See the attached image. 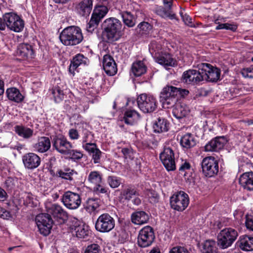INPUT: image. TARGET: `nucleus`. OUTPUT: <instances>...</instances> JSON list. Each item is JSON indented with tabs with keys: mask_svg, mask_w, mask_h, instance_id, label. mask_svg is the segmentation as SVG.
<instances>
[{
	"mask_svg": "<svg viewBox=\"0 0 253 253\" xmlns=\"http://www.w3.org/2000/svg\"><path fill=\"white\" fill-rule=\"evenodd\" d=\"M121 195L123 198L129 201L132 198L133 196H138L139 194L135 188L128 186L123 190Z\"/></svg>",
	"mask_w": 253,
	"mask_h": 253,
	"instance_id": "42",
	"label": "nucleus"
},
{
	"mask_svg": "<svg viewBox=\"0 0 253 253\" xmlns=\"http://www.w3.org/2000/svg\"><path fill=\"white\" fill-rule=\"evenodd\" d=\"M179 13L185 24L190 27H195V25L192 22V18L191 17L186 13L183 14L181 11H180Z\"/></svg>",
	"mask_w": 253,
	"mask_h": 253,
	"instance_id": "54",
	"label": "nucleus"
},
{
	"mask_svg": "<svg viewBox=\"0 0 253 253\" xmlns=\"http://www.w3.org/2000/svg\"><path fill=\"white\" fill-rule=\"evenodd\" d=\"M216 243L215 241L208 240L204 242L202 252L203 253H217Z\"/></svg>",
	"mask_w": 253,
	"mask_h": 253,
	"instance_id": "40",
	"label": "nucleus"
},
{
	"mask_svg": "<svg viewBox=\"0 0 253 253\" xmlns=\"http://www.w3.org/2000/svg\"><path fill=\"white\" fill-rule=\"evenodd\" d=\"M189 112V108L185 104H177L173 109L172 114L176 118L180 119L188 115Z\"/></svg>",
	"mask_w": 253,
	"mask_h": 253,
	"instance_id": "34",
	"label": "nucleus"
},
{
	"mask_svg": "<svg viewBox=\"0 0 253 253\" xmlns=\"http://www.w3.org/2000/svg\"><path fill=\"white\" fill-rule=\"evenodd\" d=\"M191 169V165L189 163L185 162L180 166L179 170L180 172H184L186 170H190Z\"/></svg>",
	"mask_w": 253,
	"mask_h": 253,
	"instance_id": "63",
	"label": "nucleus"
},
{
	"mask_svg": "<svg viewBox=\"0 0 253 253\" xmlns=\"http://www.w3.org/2000/svg\"><path fill=\"white\" fill-rule=\"evenodd\" d=\"M52 93L54 96L55 101L59 102L63 99L64 94L59 86H55L52 88Z\"/></svg>",
	"mask_w": 253,
	"mask_h": 253,
	"instance_id": "48",
	"label": "nucleus"
},
{
	"mask_svg": "<svg viewBox=\"0 0 253 253\" xmlns=\"http://www.w3.org/2000/svg\"><path fill=\"white\" fill-rule=\"evenodd\" d=\"M227 142L224 136H218L211 139L205 146L206 152H217L223 149Z\"/></svg>",
	"mask_w": 253,
	"mask_h": 253,
	"instance_id": "18",
	"label": "nucleus"
},
{
	"mask_svg": "<svg viewBox=\"0 0 253 253\" xmlns=\"http://www.w3.org/2000/svg\"><path fill=\"white\" fill-rule=\"evenodd\" d=\"M17 54L22 58H32L34 51L31 45L22 43L17 48Z\"/></svg>",
	"mask_w": 253,
	"mask_h": 253,
	"instance_id": "31",
	"label": "nucleus"
},
{
	"mask_svg": "<svg viewBox=\"0 0 253 253\" xmlns=\"http://www.w3.org/2000/svg\"><path fill=\"white\" fill-rule=\"evenodd\" d=\"M245 224L248 229L253 231V217L252 216L246 215Z\"/></svg>",
	"mask_w": 253,
	"mask_h": 253,
	"instance_id": "59",
	"label": "nucleus"
},
{
	"mask_svg": "<svg viewBox=\"0 0 253 253\" xmlns=\"http://www.w3.org/2000/svg\"><path fill=\"white\" fill-rule=\"evenodd\" d=\"M15 133L20 137L24 139L31 138L34 133L33 129L23 125H16L14 126Z\"/></svg>",
	"mask_w": 253,
	"mask_h": 253,
	"instance_id": "28",
	"label": "nucleus"
},
{
	"mask_svg": "<svg viewBox=\"0 0 253 253\" xmlns=\"http://www.w3.org/2000/svg\"><path fill=\"white\" fill-rule=\"evenodd\" d=\"M139 114L134 110L126 111L124 116L125 123L129 125H134L139 120Z\"/></svg>",
	"mask_w": 253,
	"mask_h": 253,
	"instance_id": "33",
	"label": "nucleus"
},
{
	"mask_svg": "<svg viewBox=\"0 0 253 253\" xmlns=\"http://www.w3.org/2000/svg\"><path fill=\"white\" fill-rule=\"evenodd\" d=\"M88 62V59L83 54H78L74 56L71 61L69 68V71L73 75L75 74V71L77 68L82 65H86Z\"/></svg>",
	"mask_w": 253,
	"mask_h": 253,
	"instance_id": "25",
	"label": "nucleus"
},
{
	"mask_svg": "<svg viewBox=\"0 0 253 253\" xmlns=\"http://www.w3.org/2000/svg\"><path fill=\"white\" fill-rule=\"evenodd\" d=\"M201 166L203 173L207 177H213L218 172V161L213 157L210 156L204 158Z\"/></svg>",
	"mask_w": 253,
	"mask_h": 253,
	"instance_id": "6",
	"label": "nucleus"
},
{
	"mask_svg": "<svg viewBox=\"0 0 253 253\" xmlns=\"http://www.w3.org/2000/svg\"><path fill=\"white\" fill-rule=\"evenodd\" d=\"M242 250L246 252L253 251V237L249 235H242L237 242Z\"/></svg>",
	"mask_w": 253,
	"mask_h": 253,
	"instance_id": "24",
	"label": "nucleus"
},
{
	"mask_svg": "<svg viewBox=\"0 0 253 253\" xmlns=\"http://www.w3.org/2000/svg\"><path fill=\"white\" fill-rule=\"evenodd\" d=\"M182 80L186 84H195L203 81V77L199 70H188L183 72Z\"/></svg>",
	"mask_w": 253,
	"mask_h": 253,
	"instance_id": "16",
	"label": "nucleus"
},
{
	"mask_svg": "<svg viewBox=\"0 0 253 253\" xmlns=\"http://www.w3.org/2000/svg\"><path fill=\"white\" fill-rule=\"evenodd\" d=\"M77 174V173L75 170L70 169H59L56 172V175L57 176L70 181H72L73 180V176Z\"/></svg>",
	"mask_w": 253,
	"mask_h": 253,
	"instance_id": "39",
	"label": "nucleus"
},
{
	"mask_svg": "<svg viewBox=\"0 0 253 253\" xmlns=\"http://www.w3.org/2000/svg\"><path fill=\"white\" fill-rule=\"evenodd\" d=\"M36 222L40 232L44 236L48 235L53 224L50 215L47 213H41L36 216Z\"/></svg>",
	"mask_w": 253,
	"mask_h": 253,
	"instance_id": "9",
	"label": "nucleus"
},
{
	"mask_svg": "<svg viewBox=\"0 0 253 253\" xmlns=\"http://www.w3.org/2000/svg\"><path fill=\"white\" fill-rule=\"evenodd\" d=\"M94 20V19L91 17L89 22L87 23L86 30L88 32L92 33L99 24V22Z\"/></svg>",
	"mask_w": 253,
	"mask_h": 253,
	"instance_id": "56",
	"label": "nucleus"
},
{
	"mask_svg": "<svg viewBox=\"0 0 253 253\" xmlns=\"http://www.w3.org/2000/svg\"><path fill=\"white\" fill-rule=\"evenodd\" d=\"M154 239L153 229L151 226H146L139 231L137 244L141 248H146L152 245Z\"/></svg>",
	"mask_w": 253,
	"mask_h": 253,
	"instance_id": "7",
	"label": "nucleus"
},
{
	"mask_svg": "<svg viewBox=\"0 0 253 253\" xmlns=\"http://www.w3.org/2000/svg\"><path fill=\"white\" fill-rule=\"evenodd\" d=\"M180 93L179 88L171 85H167L160 92V99L177 97Z\"/></svg>",
	"mask_w": 253,
	"mask_h": 253,
	"instance_id": "30",
	"label": "nucleus"
},
{
	"mask_svg": "<svg viewBox=\"0 0 253 253\" xmlns=\"http://www.w3.org/2000/svg\"><path fill=\"white\" fill-rule=\"evenodd\" d=\"M100 200L97 198H90L86 202L85 208L89 211L96 210L99 206Z\"/></svg>",
	"mask_w": 253,
	"mask_h": 253,
	"instance_id": "44",
	"label": "nucleus"
},
{
	"mask_svg": "<svg viewBox=\"0 0 253 253\" xmlns=\"http://www.w3.org/2000/svg\"><path fill=\"white\" fill-rule=\"evenodd\" d=\"M84 253H102L100 247L96 244H92L87 246Z\"/></svg>",
	"mask_w": 253,
	"mask_h": 253,
	"instance_id": "51",
	"label": "nucleus"
},
{
	"mask_svg": "<svg viewBox=\"0 0 253 253\" xmlns=\"http://www.w3.org/2000/svg\"><path fill=\"white\" fill-rule=\"evenodd\" d=\"M62 201L68 209L76 210L81 205V198L79 194L68 191L63 195Z\"/></svg>",
	"mask_w": 253,
	"mask_h": 253,
	"instance_id": "14",
	"label": "nucleus"
},
{
	"mask_svg": "<svg viewBox=\"0 0 253 253\" xmlns=\"http://www.w3.org/2000/svg\"><path fill=\"white\" fill-rule=\"evenodd\" d=\"M66 155H69L71 159L74 161L80 160L83 158V154L81 152L72 149H69L68 153Z\"/></svg>",
	"mask_w": 253,
	"mask_h": 253,
	"instance_id": "52",
	"label": "nucleus"
},
{
	"mask_svg": "<svg viewBox=\"0 0 253 253\" xmlns=\"http://www.w3.org/2000/svg\"><path fill=\"white\" fill-rule=\"evenodd\" d=\"M160 159L168 171H173L176 169L174 153L171 148L165 147L160 154Z\"/></svg>",
	"mask_w": 253,
	"mask_h": 253,
	"instance_id": "13",
	"label": "nucleus"
},
{
	"mask_svg": "<svg viewBox=\"0 0 253 253\" xmlns=\"http://www.w3.org/2000/svg\"><path fill=\"white\" fill-rule=\"evenodd\" d=\"M107 180L110 187L113 188L119 187L121 183V178L115 176H108Z\"/></svg>",
	"mask_w": 253,
	"mask_h": 253,
	"instance_id": "50",
	"label": "nucleus"
},
{
	"mask_svg": "<svg viewBox=\"0 0 253 253\" xmlns=\"http://www.w3.org/2000/svg\"><path fill=\"white\" fill-rule=\"evenodd\" d=\"M200 69L202 73L203 81L205 80L208 82H216L219 79L220 70L218 68L205 63L200 65Z\"/></svg>",
	"mask_w": 253,
	"mask_h": 253,
	"instance_id": "12",
	"label": "nucleus"
},
{
	"mask_svg": "<svg viewBox=\"0 0 253 253\" xmlns=\"http://www.w3.org/2000/svg\"><path fill=\"white\" fill-rule=\"evenodd\" d=\"M46 208L48 214L52 215L55 218L61 219L63 221L66 220L68 218V213L59 205L52 204L47 207Z\"/></svg>",
	"mask_w": 253,
	"mask_h": 253,
	"instance_id": "21",
	"label": "nucleus"
},
{
	"mask_svg": "<svg viewBox=\"0 0 253 253\" xmlns=\"http://www.w3.org/2000/svg\"><path fill=\"white\" fill-rule=\"evenodd\" d=\"M139 33L142 35H147L152 29V26L146 22L140 23L138 26Z\"/></svg>",
	"mask_w": 253,
	"mask_h": 253,
	"instance_id": "47",
	"label": "nucleus"
},
{
	"mask_svg": "<svg viewBox=\"0 0 253 253\" xmlns=\"http://www.w3.org/2000/svg\"><path fill=\"white\" fill-rule=\"evenodd\" d=\"M22 161L25 168L34 169L40 166L41 158L36 154L30 152L22 157Z\"/></svg>",
	"mask_w": 253,
	"mask_h": 253,
	"instance_id": "17",
	"label": "nucleus"
},
{
	"mask_svg": "<svg viewBox=\"0 0 253 253\" xmlns=\"http://www.w3.org/2000/svg\"><path fill=\"white\" fill-rule=\"evenodd\" d=\"M102 153V152L98 149L91 155L92 160L94 164L100 163Z\"/></svg>",
	"mask_w": 253,
	"mask_h": 253,
	"instance_id": "55",
	"label": "nucleus"
},
{
	"mask_svg": "<svg viewBox=\"0 0 253 253\" xmlns=\"http://www.w3.org/2000/svg\"><path fill=\"white\" fill-rule=\"evenodd\" d=\"M189 201L188 195L183 191H180L170 197V204L173 209L182 211L187 207Z\"/></svg>",
	"mask_w": 253,
	"mask_h": 253,
	"instance_id": "10",
	"label": "nucleus"
},
{
	"mask_svg": "<svg viewBox=\"0 0 253 253\" xmlns=\"http://www.w3.org/2000/svg\"><path fill=\"white\" fill-rule=\"evenodd\" d=\"M70 229L73 234L76 235L78 238H85L89 233L88 227L84 224L80 223L77 220L74 224L71 225Z\"/></svg>",
	"mask_w": 253,
	"mask_h": 253,
	"instance_id": "20",
	"label": "nucleus"
},
{
	"mask_svg": "<svg viewBox=\"0 0 253 253\" xmlns=\"http://www.w3.org/2000/svg\"><path fill=\"white\" fill-rule=\"evenodd\" d=\"M93 190L99 193H105L107 192V189L102 185V184H98L93 187Z\"/></svg>",
	"mask_w": 253,
	"mask_h": 253,
	"instance_id": "62",
	"label": "nucleus"
},
{
	"mask_svg": "<svg viewBox=\"0 0 253 253\" xmlns=\"http://www.w3.org/2000/svg\"><path fill=\"white\" fill-rule=\"evenodd\" d=\"M52 142L53 148L59 153L63 155L68 154L69 149L73 148L72 143L67 140L65 136L62 134L53 136Z\"/></svg>",
	"mask_w": 253,
	"mask_h": 253,
	"instance_id": "11",
	"label": "nucleus"
},
{
	"mask_svg": "<svg viewBox=\"0 0 253 253\" xmlns=\"http://www.w3.org/2000/svg\"><path fill=\"white\" fill-rule=\"evenodd\" d=\"M147 67L143 61H137L134 62L131 66V71L136 77H139L145 74Z\"/></svg>",
	"mask_w": 253,
	"mask_h": 253,
	"instance_id": "35",
	"label": "nucleus"
},
{
	"mask_svg": "<svg viewBox=\"0 0 253 253\" xmlns=\"http://www.w3.org/2000/svg\"><path fill=\"white\" fill-rule=\"evenodd\" d=\"M103 67L106 74L110 76L115 75L117 72V64L113 58L109 54L103 57Z\"/></svg>",
	"mask_w": 253,
	"mask_h": 253,
	"instance_id": "19",
	"label": "nucleus"
},
{
	"mask_svg": "<svg viewBox=\"0 0 253 253\" xmlns=\"http://www.w3.org/2000/svg\"><path fill=\"white\" fill-rule=\"evenodd\" d=\"M137 105L140 110L144 113L153 112L157 108L156 98L153 95L143 93L137 98Z\"/></svg>",
	"mask_w": 253,
	"mask_h": 253,
	"instance_id": "4",
	"label": "nucleus"
},
{
	"mask_svg": "<svg viewBox=\"0 0 253 253\" xmlns=\"http://www.w3.org/2000/svg\"><path fill=\"white\" fill-rule=\"evenodd\" d=\"M50 147V140L48 137L45 136L39 137L37 142L33 145L34 150L41 153L47 152Z\"/></svg>",
	"mask_w": 253,
	"mask_h": 253,
	"instance_id": "23",
	"label": "nucleus"
},
{
	"mask_svg": "<svg viewBox=\"0 0 253 253\" xmlns=\"http://www.w3.org/2000/svg\"><path fill=\"white\" fill-rule=\"evenodd\" d=\"M7 27L15 32H20L24 27V21L16 14L7 13L3 15Z\"/></svg>",
	"mask_w": 253,
	"mask_h": 253,
	"instance_id": "8",
	"label": "nucleus"
},
{
	"mask_svg": "<svg viewBox=\"0 0 253 253\" xmlns=\"http://www.w3.org/2000/svg\"><path fill=\"white\" fill-rule=\"evenodd\" d=\"M153 128L156 132H166L169 130V123L167 120L159 117L154 123Z\"/></svg>",
	"mask_w": 253,
	"mask_h": 253,
	"instance_id": "36",
	"label": "nucleus"
},
{
	"mask_svg": "<svg viewBox=\"0 0 253 253\" xmlns=\"http://www.w3.org/2000/svg\"><path fill=\"white\" fill-rule=\"evenodd\" d=\"M86 126L87 125L86 124L82 125V131L83 133V144H84L86 143L91 142L93 137V135L91 134V132L84 128V127H86Z\"/></svg>",
	"mask_w": 253,
	"mask_h": 253,
	"instance_id": "46",
	"label": "nucleus"
},
{
	"mask_svg": "<svg viewBox=\"0 0 253 253\" xmlns=\"http://www.w3.org/2000/svg\"><path fill=\"white\" fill-rule=\"evenodd\" d=\"M169 253H188L187 249L183 246H176L172 248Z\"/></svg>",
	"mask_w": 253,
	"mask_h": 253,
	"instance_id": "58",
	"label": "nucleus"
},
{
	"mask_svg": "<svg viewBox=\"0 0 253 253\" xmlns=\"http://www.w3.org/2000/svg\"><path fill=\"white\" fill-rule=\"evenodd\" d=\"M83 147L86 150L90 155H91L98 148L95 143L88 142L84 144H83Z\"/></svg>",
	"mask_w": 253,
	"mask_h": 253,
	"instance_id": "53",
	"label": "nucleus"
},
{
	"mask_svg": "<svg viewBox=\"0 0 253 253\" xmlns=\"http://www.w3.org/2000/svg\"><path fill=\"white\" fill-rule=\"evenodd\" d=\"M173 0H163L164 6H159L156 9V13L163 18L178 20L176 14L172 10Z\"/></svg>",
	"mask_w": 253,
	"mask_h": 253,
	"instance_id": "15",
	"label": "nucleus"
},
{
	"mask_svg": "<svg viewBox=\"0 0 253 253\" xmlns=\"http://www.w3.org/2000/svg\"><path fill=\"white\" fill-rule=\"evenodd\" d=\"M6 93L9 100L16 102H20L24 98L19 90L15 87L8 88L6 90Z\"/></svg>",
	"mask_w": 253,
	"mask_h": 253,
	"instance_id": "37",
	"label": "nucleus"
},
{
	"mask_svg": "<svg viewBox=\"0 0 253 253\" xmlns=\"http://www.w3.org/2000/svg\"><path fill=\"white\" fill-rule=\"evenodd\" d=\"M241 74L245 78H253V66L242 69Z\"/></svg>",
	"mask_w": 253,
	"mask_h": 253,
	"instance_id": "57",
	"label": "nucleus"
},
{
	"mask_svg": "<svg viewBox=\"0 0 253 253\" xmlns=\"http://www.w3.org/2000/svg\"><path fill=\"white\" fill-rule=\"evenodd\" d=\"M250 165L251 164L249 162H244L240 164L239 166V171L240 172H244L248 169Z\"/></svg>",
	"mask_w": 253,
	"mask_h": 253,
	"instance_id": "64",
	"label": "nucleus"
},
{
	"mask_svg": "<svg viewBox=\"0 0 253 253\" xmlns=\"http://www.w3.org/2000/svg\"><path fill=\"white\" fill-rule=\"evenodd\" d=\"M108 12V8L104 5H97L95 6L91 15V18L94 19V21L100 22L101 20L105 17Z\"/></svg>",
	"mask_w": 253,
	"mask_h": 253,
	"instance_id": "32",
	"label": "nucleus"
},
{
	"mask_svg": "<svg viewBox=\"0 0 253 253\" xmlns=\"http://www.w3.org/2000/svg\"><path fill=\"white\" fill-rule=\"evenodd\" d=\"M196 143V139L194 135L190 133H187L183 135L180 140L181 146L186 149L194 147Z\"/></svg>",
	"mask_w": 253,
	"mask_h": 253,
	"instance_id": "29",
	"label": "nucleus"
},
{
	"mask_svg": "<svg viewBox=\"0 0 253 253\" xmlns=\"http://www.w3.org/2000/svg\"><path fill=\"white\" fill-rule=\"evenodd\" d=\"M177 100L176 97L160 99V101L162 103L164 107L167 108L173 106Z\"/></svg>",
	"mask_w": 253,
	"mask_h": 253,
	"instance_id": "49",
	"label": "nucleus"
},
{
	"mask_svg": "<svg viewBox=\"0 0 253 253\" xmlns=\"http://www.w3.org/2000/svg\"><path fill=\"white\" fill-rule=\"evenodd\" d=\"M81 29L77 26H69L65 28L59 36L61 42L65 45H76L83 40Z\"/></svg>",
	"mask_w": 253,
	"mask_h": 253,
	"instance_id": "2",
	"label": "nucleus"
},
{
	"mask_svg": "<svg viewBox=\"0 0 253 253\" xmlns=\"http://www.w3.org/2000/svg\"><path fill=\"white\" fill-rule=\"evenodd\" d=\"M11 214L10 212L0 207V217L7 219L10 218Z\"/></svg>",
	"mask_w": 253,
	"mask_h": 253,
	"instance_id": "61",
	"label": "nucleus"
},
{
	"mask_svg": "<svg viewBox=\"0 0 253 253\" xmlns=\"http://www.w3.org/2000/svg\"><path fill=\"white\" fill-rule=\"evenodd\" d=\"M87 181L94 186L102 184V174L98 171H92L88 175Z\"/></svg>",
	"mask_w": 253,
	"mask_h": 253,
	"instance_id": "38",
	"label": "nucleus"
},
{
	"mask_svg": "<svg viewBox=\"0 0 253 253\" xmlns=\"http://www.w3.org/2000/svg\"><path fill=\"white\" fill-rule=\"evenodd\" d=\"M240 184L245 189L253 190V172H244L239 178Z\"/></svg>",
	"mask_w": 253,
	"mask_h": 253,
	"instance_id": "26",
	"label": "nucleus"
},
{
	"mask_svg": "<svg viewBox=\"0 0 253 253\" xmlns=\"http://www.w3.org/2000/svg\"><path fill=\"white\" fill-rule=\"evenodd\" d=\"M145 197L151 204H154L158 202L159 196L158 193L152 189H147L145 191Z\"/></svg>",
	"mask_w": 253,
	"mask_h": 253,
	"instance_id": "45",
	"label": "nucleus"
},
{
	"mask_svg": "<svg viewBox=\"0 0 253 253\" xmlns=\"http://www.w3.org/2000/svg\"><path fill=\"white\" fill-rule=\"evenodd\" d=\"M102 34L108 42L119 41L124 35L126 29L122 22L116 17H111L105 19L101 25Z\"/></svg>",
	"mask_w": 253,
	"mask_h": 253,
	"instance_id": "1",
	"label": "nucleus"
},
{
	"mask_svg": "<svg viewBox=\"0 0 253 253\" xmlns=\"http://www.w3.org/2000/svg\"><path fill=\"white\" fill-rule=\"evenodd\" d=\"M121 16L124 23L129 27H132L135 25L133 15L130 12L124 11L121 13Z\"/></svg>",
	"mask_w": 253,
	"mask_h": 253,
	"instance_id": "43",
	"label": "nucleus"
},
{
	"mask_svg": "<svg viewBox=\"0 0 253 253\" xmlns=\"http://www.w3.org/2000/svg\"><path fill=\"white\" fill-rule=\"evenodd\" d=\"M157 62L164 66L166 68L169 66H173L175 64V60L169 54H165L157 58Z\"/></svg>",
	"mask_w": 253,
	"mask_h": 253,
	"instance_id": "41",
	"label": "nucleus"
},
{
	"mask_svg": "<svg viewBox=\"0 0 253 253\" xmlns=\"http://www.w3.org/2000/svg\"><path fill=\"white\" fill-rule=\"evenodd\" d=\"M69 136L72 140H77L79 137V134L78 131L74 128H72L69 130Z\"/></svg>",
	"mask_w": 253,
	"mask_h": 253,
	"instance_id": "60",
	"label": "nucleus"
},
{
	"mask_svg": "<svg viewBox=\"0 0 253 253\" xmlns=\"http://www.w3.org/2000/svg\"><path fill=\"white\" fill-rule=\"evenodd\" d=\"M115 220L109 213H105L101 214L97 219L95 228L100 233H108L115 227Z\"/></svg>",
	"mask_w": 253,
	"mask_h": 253,
	"instance_id": "5",
	"label": "nucleus"
},
{
	"mask_svg": "<svg viewBox=\"0 0 253 253\" xmlns=\"http://www.w3.org/2000/svg\"><path fill=\"white\" fill-rule=\"evenodd\" d=\"M238 236V232L234 229L225 228L220 231L217 235V245L222 249H227L232 245Z\"/></svg>",
	"mask_w": 253,
	"mask_h": 253,
	"instance_id": "3",
	"label": "nucleus"
},
{
	"mask_svg": "<svg viewBox=\"0 0 253 253\" xmlns=\"http://www.w3.org/2000/svg\"><path fill=\"white\" fill-rule=\"evenodd\" d=\"M93 6V0H83L76 7L77 13L81 16L87 17L90 14Z\"/></svg>",
	"mask_w": 253,
	"mask_h": 253,
	"instance_id": "22",
	"label": "nucleus"
},
{
	"mask_svg": "<svg viewBox=\"0 0 253 253\" xmlns=\"http://www.w3.org/2000/svg\"><path fill=\"white\" fill-rule=\"evenodd\" d=\"M131 219L132 223L141 225L147 223L149 215L144 211H137L131 214Z\"/></svg>",
	"mask_w": 253,
	"mask_h": 253,
	"instance_id": "27",
	"label": "nucleus"
}]
</instances>
